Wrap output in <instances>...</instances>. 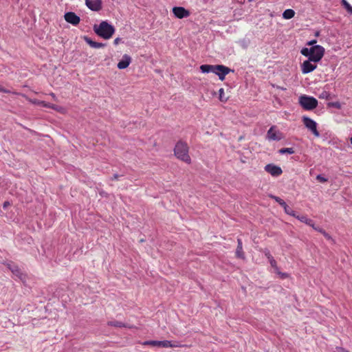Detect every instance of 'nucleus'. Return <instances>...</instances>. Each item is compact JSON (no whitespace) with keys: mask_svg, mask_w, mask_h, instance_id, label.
Listing matches in <instances>:
<instances>
[{"mask_svg":"<svg viewBox=\"0 0 352 352\" xmlns=\"http://www.w3.org/2000/svg\"><path fill=\"white\" fill-rule=\"evenodd\" d=\"M236 256L239 258L244 259L245 254L243 251V243L241 239H237V247L236 250Z\"/></svg>","mask_w":352,"mask_h":352,"instance_id":"17","label":"nucleus"},{"mask_svg":"<svg viewBox=\"0 0 352 352\" xmlns=\"http://www.w3.org/2000/svg\"><path fill=\"white\" fill-rule=\"evenodd\" d=\"M50 95L54 98V100H56V96L54 93H50Z\"/></svg>","mask_w":352,"mask_h":352,"instance_id":"38","label":"nucleus"},{"mask_svg":"<svg viewBox=\"0 0 352 352\" xmlns=\"http://www.w3.org/2000/svg\"><path fill=\"white\" fill-rule=\"evenodd\" d=\"M107 324L111 327H124V328H131V326H129L127 324H125L124 322L118 321V320H113L108 322Z\"/></svg>","mask_w":352,"mask_h":352,"instance_id":"20","label":"nucleus"},{"mask_svg":"<svg viewBox=\"0 0 352 352\" xmlns=\"http://www.w3.org/2000/svg\"><path fill=\"white\" fill-rule=\"evenodd\" d=\"M64 18L67 23H71L73 25H78L80 21V17L73 12H66L64 15Z\"/></svg>","mask_w":352,"mask_h":352,"instance_id":"14","label":"nucleus"},{"mask_svg":"<svg viewBox=\"0 0 352 352\" xmlns=\"http://www.w3.org/2000/svg\"><path fill=\"white\" fill-rule=\"evenodd\" d=\"M94 30L98 36L104 39H109L115 32L114 27L107 21H102L99 25H94Z\"/></svg>","mask_w":352,"mask_h":352,"instance_id":"4","label":"nucleus"},{"mask_svg":"<svg viewBox=\"0 0 352 352\" xmlns=\"http://www.w3.org/2000/svg\"><path fill=\"white\" fill-rule=\"evenodd\" d=\"M336 97L335 95L330 94L329 91L324 90L320 95V98H325L326 100H330Z\"/></svg>","mask_w":352,"mask_h":352,"instance_id":"23","label":"nucleus"},{"mask_svg":"<svg viewBox=\"0 0 352 352\" xmlns=\"http://www.w3.org/2000/svg\"><path fill=\"white\" fill-rule=\"evenodd\" d=\"M341 3L345 8L347 12L352 14V6L347 2V1L342 0Z\"/></svg>","mask_w":352,"mask_h":352,"instance_id":"29","label":"nucleus"},{"mask_svg":"<svg viewBox=\"0 0 352 352\" xmlns=\"http://www.w3.org/2000/svg\"><path fill=\"white\" fill-rule=\"evenodd\" d=\"M102 0H85V5L92 11H100L102 9Z\"/></svg>","mask_w":352,"mask_h":352,"instance_id":"13","label":"nucleus"},{"mask_svg":"<svg viewBox=\"0 0 352 352\" xmlns=\"http://www.w3.org/2000/svg\"><path fill=\"white\" fill-rule=\"evenodd\" d=\"M33 102L34 104H38L40 106H42V107L51 108V109H54L56 111H58L59 109L60 108V107H58V106H57L56 104H50V103L46 102L44 100H35Z\"/></svg>","mask_w":352,"mask_h":352,"instance_id":"18","label":"nucleus"},{"mask_svg":"<svg viewBox=\"0 0 352 352\" xmlns=\"http://www.w3.org/2000/svg\"><path fill=\"white\" fill-rule=\"evenodd\" d=\"M218 98L220 101L226 102L229 98V96H226L224 94V89H219L218 90Z\"/></svg>","mask_w":352,"mask_h":352,"instance_id":"25","label":"nucleus"},{"mask_svg":"<svg viewBox=\"0 0 352 352\" xmlns=\"http://www.w3.org/2000/svg\"><path fill=\"white\" fill-rule=\"evenodd\" d=\"M140 241L142 243V242H144V240L141 239Z\"/></svg>","mask_w":352,"mask_h":352,"instance_id":"41","label":"nucleus"},{"mask_svg":"<svg viewBox=\"0 0 352 352\" xmlns=\"http://www.w3.org/2000/svg\"><path fill=\"white\" fill-rule=\"evenodd\" d=\"M210 94H211L212 96H214L217 95V93L214 91V89H210Z\"/></svg>","mask_w":352,"mask_h":352,"instance_id":"36","label":"nucleus"},{"mask_svg":"<svg viewBox=\"0 0 352 352\" xmlns=\"http://www.w3.org/2000/svg\"><path fill=\"white\" fill-rule=\"evenodd\" d=\"M338 351H339V352H349L348 350H346L342 347L338 348Z\"/></svg>","mask_w":352,"mask_h":352,"instance_id":"35","label":"nucleus"},{"mask_svg":"<svg viewBox=\"0 0 352 352\" xmlns=\"http://www.w3.org/2000/svg\"><path fill=\"white\" fill-rule=\"evenodd\" d=\"M85 40L91 47H94V48H100L104 45V44H102L101 43L93 41L91 39H90L89 38H88L87 36L85 37Z\"/></svg>","mask_w":352,"mask_h":352,"instance_id":"21","label":"nucleus"},{"mask_svg":"<svg viewBox=\"0 0 352 352\" xmlns=\"http://www.w3.org/2000/svg\"><path fill=\"white\" fill-rule=\"evenodd\" d=\"M283 209L286 214H287L292 217L296 218V217L298 216V215H296V212L292 208H290L287 204L285 207H283Z\"/></svg>","mask_w":352,"mask_h":352,"instance_id":"24","label":"nucleus"},{"mask_svg":"<svg viewBox=\"0 0 352 352\" xmlns=\"http://www.w3.org/2000/svg\"><path fill=\"white\" fill-rule=\"evenodd\" d=\"M296 219H298L300 221L306 223L307 225L312 227L315 230L320 232L323 234V236L327 239L331 240L334 243V240L331 238V236L328 234L324 229L319 226H315V224L314 223V221L311 219L307 218L305 215H300L296 217Z\"/></svg>","mask_w":352,"mask_h":352,"instance_id":"6","label":"nucleus"},{"mask_svg":"<svg viewBox=\"0 0 352 352\" xmlns=\"http://www.w3.org/2000/svg\"><path fill=\"white\" fill-rule=\"evenodd\" d=\"M9 206H10V201H4V203L3 204V209H6Z\"/></svg>","mask_w":352,"mask_h":352,"instance_id":"33","label":"nucleus"},{"mask_svg":"<svg viewBox=\"0 0 352 352\" xmlns=\"http://www.w3.org/2000/svg\"><path fill=\"white\" fill-rule=\"evenodd\" d=\"M298 102L302 109L307 111H311L318 106V100L315 98L307 95L300 96Z\"/></svg>","mask_w":352,"mask_h":352,"instance_id":"5","label":"nucleus"},{"mask_svg":"<svg viewBox=\"0 0 352 352\" xmlns=\"http://www.w3.org/2000/svg\"><path fill=\"white\" fill-rule=\"evenodd\" d=\"M270 197L273 199L274 200H275L276 202H277L283 208L285 207L287 205L286 202L283 199L280 198L279 197H277V196H275V195H270Z\"/></svg>","mask_w":352,"mask_h":352,"instance_id":"27","label":"nucleus"},{"mask_svg":"<svg viewBox=\"0 0 352 352\" xmlns=\"http://www.w3.org/2000/svg\"><path fill=\"white\" fill-rule=\"evenodd\" d=\"M295 15V12L292 9H287L283 13V17L285 19H290Z\"/></svg>","mask_w":352,"mask_h":352,"instance_id":"22","label":"nucleus"},{"mask_svg":"<svg viewBox=\"0 0 352 352\" xmlns=\"http://www.w3.org/2000/svg\"><path fill=\"white\" fill-rule=\"evenodd\" d=\"M327 106L328 108L333 107V108H336V109H340L342 108V105H341V104H340V102L339 101L329 102L327 104Z\"/></svg>","mask_w":352,"mask_h":352,"instance_id":"28","label":"nucleus"},{"mask_svg":"<svg viewBox=\"0 0 352 352\" xmlns=\"http://www.w3.org/2000/svg\"><path fill=\"white\" fill-rule=\"evenodd\" d=\"M144 345H151L153 346L162 347V348H168L173 347L174 345L171 344V342L169 340H147L143 342Z\"/></svg>","mask_w":352,"mask_h":352,"instance_id":"10","label":"nucleus"},{"mask_svg":"<svg viewBox=\"0 0 352 352\" xmlns=\"http://www.w3.org/2000/svg\"><path fill=\"white\" fill-rule=\"evenodd\" d=\"M0 91H3V92H6V93L10 92L9 89H0Z\"/></svg>","mask_w":352,"mask_h":352,"instance_id":"39","label":"nucleus"},{"mask_svg":"<svg viewBox=\"0 0 352 352\" xmlns=\"http://www.w3.org/2000/svg\"><path fill=\"white\" fill-rule=\"evenodd\" d=\"M278 152L280 155L294 154L295 153V151L293 148H282L279 149Z\"/></svg>","mask_w":352,"mask_h":352,"instance_id":"26","label":"nucleus"},{"mask_svg":"<svg viewBox=\"0 0 352 352\" xmlns=\"http://www.w3.org/2000/svg\"><path fill=\"white\" fill-rule=\"evenodd\" d=\"M350 141H351V144H352V137L351 138Z\"/></svg>","mask_w":352,"mask_h":352,"instance_id":"40","label":"nucleus"},{"mask_svg":"<svg viewBox=\"0 0 352 352\" xmlns=\"http://www.w3.org/2000/svg\"><path fill=\"white\" fill-rule=\"evenodd\" d=\"M317 43V41L316 40H312V41H310L307 43V45H315L316 43Z\"/></svg>","mask_w":352,"mask_h":352,"instance_id":"34","label":"nucleus"},{"mask_svg":"<svg viewBox=\"0 0 352 352\" xmlns=\"http://www.w3.org/2000/svg\"><path fill=\"white\" fill-rule=\"evenodd\" d=\"M302 120L305 127L311 131L316 137L320 136V133L317 129V123L314 120L307 116H303Z\"/></svg>","mask_w":352,"mask_h":352,"instance_id":"7","label":"nucleus"},{"mask_svg":"<svg viewBox=\"0 0 352 352\" xmlns=\"http://www.w3.org/2000/svg\"><path fill=\"white\" fill-rule=\"evenodd\" d=\"M285 138L283 133L276 130V126H272L267 133V138L270 140L279 141Z\"/></svg>","mask_w":352,"mask_h":352,"instance_id":"9","label":"nucleus"},{"mask_svg":"<svg viewBox=\"0 0 352 352\" xmlns=\"http://www.w3.org/2000/svg\"><path fill=\"white\" fill-rule=\"evenodd\" d=\"M317 65L316 63H314L312 60L308 58V60H305L301 65V71L302 74H308L313 72Z\"/></svg>","mask_w":352,"mask_h":352,"instance_id":"12","label":"nucleus"},{"mask_svg":"<svg viewBox=\"0 0 352 352\" xmlns=\"http://www.w3.org/2000/svg\"><path fill=\"white\" fill-rule=\"evenodd\" d=\"M119 41H120V38H117L114 40V44L117 45L119 43Z\"/></svg>","mask_w":352,"mask_h":352,"instance_id":"37","label":"nucleus"},{"mask_svg":"<svg viewBox=\"0 0 352 352\" xmlns=\"http://www.w3.org/2000/svg\"><path fill=\"white\" fill-rule=\"evenodd\" d=\"M264 254H265V256L267 258V259L269 260V262H270L271 266L274 269V270H278V266L276 264V261H275L274 257L270 254V250L268 249H265Z\"/></svg>","mask_w":352,"mask_h":352,"instance_id":"19","label":"nucleus"},{"mask_svg":"<svg viewBox=\"0 0 352 352\" xmlns=\"http://www.w3.org/2000/svg\"><path fill=\"white\" fill-rule=\"evenodd\" d=\"M174 154L176 157L187 164H190L191 159L188 155V146L186 142L179 140L174 148Z\"/></svg>","mask_w":352,"mask_h":352,"instance_id":"3","label":"nucleus"},{"mask_svg":"<svg viewBox=\"0 0 352 352\" xmlns=\"http://www.w3.org/2000/svg\"><path fill=\"white\" fill-rule=\"evenodd\" d=\"M173 12L178 19L186 18L190 15V12L183 7H174L173 8Z\"/></svg>","mask_w":352,"mask_h":352,"instance_id":"15","label":"nucleus"},{"mask_svg":"<svg viewBox=\"0 0 352 352\" xmlns=\"http://www.w3.org/2000/svg\"><path fill=\"white\" fill-rule=\"evenodd\" d=\"M265 170L269 173L273 177H278L283 173L281 168L274 164H268L265 168Z\"/></svg>","mask_w":352,"mask_h":352,"instance_id":"11","label":"nucleus"},{"mask_svg":"<svg viewBox=\"0 0 352 352\" xmlns=\"http://www.w3.org/2000/svg\"><path fill=\"white\" fill-rule=\"evenodd\" d=\"M122 175H118L117 173L114 174L112 177L111 178V180H118L120 177Z\"/></svg>","mask_w":352,"mask_h":352,"instance_id":"32","label":"nucleus"},{"mask_svg":"<svg viewBox=\"0 0 352 352\" xmlns=\"http://www.w3.org/2000/svg\"><path fill=\"white\" fill-rule=\"evenodd\" d=\"M274 271L276 274L280 275L281 278H286L289 276L288 274L280 272L278 268V270H274Z\"/></svg>","mask_w":352,"mask_h":352,"instance_id":"31","label":"nucleus"},{"mask_svg":"<svg viewBox=\"0 0 352 352\" xmlns=\"http://www.w3.org/2000/svg\"><path fill=\"white\" fill-rule=\"evenodd\" d=\"M316 179L321 183H324L328 181V179L327 177L320 174L316 176Z\"/></svg>","mask_w":352,"mask_h":352,"instance_id":"30","label":"nucleus"},{"mask_svg":"<svg viewBox=\"0 0 352 352\" xmlns=\"http://www.w3.org/2000/svg\"><path fill=\"white\" fill-rule=\"evenodd\" d=\"M5 265L12 272V273L16 277H18L21 280H25L26 274L22 272L21 270L19 267L17 265H16L12 261L8 262Z\"/></svg>","mask_w":352,"mask_h":352,"instance_id":"8","label":"nucleus"},{"mask_svg":"<svg viewBox=\"0 0 352 352\" xmlns=\"http://www.w3.org/2000/svg\"><path fill=\"white\" fill-rule=\"evenodd\" d=\"M324 48L321 45H314L310 48L305 47L300 51L301 54L308 57L314 63L320 61L324 54Z\"/></svg>","mask_w":352,"mask_h":352,"instance_id":"1","label":"nucleus"},{"mask_svg":"<svg viewBox=\"0 0 352 352\" xmlns=\"http://www.w3.org/2000/svg\"><path fill=\"white\" fill-rule=\"evenodd\" d=\"M200 69L203 73H213L217 75L221 80H223L225 76L230 72V69L221 65H202L200 66Z\"/></svg>","mask_w":352,"mask_h":352,"instance_id":"2","label":"nucleus"},{"mask_svg":"<svg viewBox=\"0 0 352 352\" xmlns=\"http://www.w3.org/2000/svg\"><path fill=\"white\" fill-rule=\"evenodd\" d=\"M131 57L126 54L123 56L122 59L118 63V67L120 69L126 68L131 63Z\"/></svg>","mask_w":352,"mask_h":352,"instance_id":"16","label":"nucleus"}]
</instances>
